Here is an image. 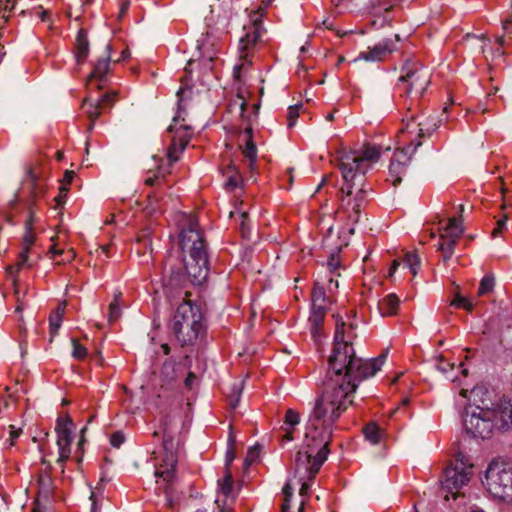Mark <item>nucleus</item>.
<instances>
[{
  "mask_svg": "<svg viewBox=\"0 0 512 512\" xmlns=\"http://www.w3.org/2000/svg\"><path fill=\"white\" fill-rule=\"evenodd\" d=\"M197 382V376L193 372H189L184 379V385L187 389L191 390Z\"/></svg>",
  "mask_w": 512,
  "mask_h": 512,
  "instance_id": "052dcab7",
  "label": "nucleus"
},
{
  "mask_svg": "<svg viewBox=\"0 0 512 512\" xmlns=\"http://www.w3.org/2000/svg\"><path fill=\"white\" fill-rule=\"evenodd\" d=\"M473 465L468 462L465 456L458 453L454 461L444 470L441 479V491L444 499L449 500L450 496L456 499L459 491L466 486L472 476Z\"/></svg>",
  "mask_w": 512,
  "mask_h": 512,
  "instance_id": "423d86ee",
  "label": "nucleus"
},
{
  "mask_svg": "<svg viewBox=\"0 0 512 512\" xmlns=\"http://www.w3.org/2000/svg\"><path fill=\"white\" fill-rule=\"evenodd\" d=\"M476 409H478L479 412H466L463 421L466 432L474 437L482 439L489 438L494 428H496L493 411L484 400L481 401L480 405L476 406Z\"/></svg>",
  "mask_w": 512,
  "mask_h": 512,
  "instance_id": "1a4fd4ad",
  "label": "nucleus"
},
{
  "mask_svg": "<svg viewBox=\"0 0 512 512\" xmlns=\"http://www.w3.org/2000/svg\"><path fill=\"white\" fill-rule=\"evenodd\" d=\"M170 327L181 346H192L206 334L201 308L191 300H184L178 305Z\"/></svg>",
  "mask_w": 512,
  "mask_h": 512,
  "instance_id": "39448f33",
  "label": "nucleus"
},
{
  "mask_svg": "<svg viewBox=\"0 0 512 512\" xmlns=\"http://www.w3.org/2000/svg\"><path fill=\"white\" fill-rule=\"evenodd\" d=\"M90 500L92 501L90 512H101V504L96 500L94 492L91 493Z\"/></svg>",
  "mask_w": 512,
  "mask_h": 512,
  "instance_id": "e2e57ef3",
  "label": "nucleus"
},
{
  "mask_svg": "<svg viewBox=\"0 0 512 512\" xmlns=\"http://www.w3.org/2000/svg\"><path fill=\"white\" fill-rule=\"evenodd\" d=\"M393 50H395L393 41L391 39H384L367 51H362L358 58L365 61H381Z\"/></svg>",
  "mask_w": 512,
  "mask_h": 512,
  "instance_id": "4be33fe9",
  "label": "nucleus"
},
{
  "mask_svg": "<svg viewBox=\"0 0 512 512\" xmlns=\"http://www.w3.org/2000/svg\"><path fill=\"white\" fill-rule=\"evenodd\" d=\"M129 6H130V1L129 0H125L121 6H120V11H119V14H118V18L119 19H122L125 14L127 13L128 9H129Z\"/></svg>",
  "mask_w": 512,
  "mask_h": 512,
  "instance_id": "338daca9",
  "label": "nucleus"
},
{
  "mask_svg": "<svg viewBox=\"0 0 512 512\" xmlns=\"http://www.w3.org/2000/svg\"><path fill=\"white\" fill-rule=\"evenodd\" d=\"M400 300L398 296L391 293L378 302V310L381 316L389 317L397 313Z\"/></svg>",
  "mask_w": 512,
  "mask_h": 512,
  "instance_id": "c756f323",
  "label": "nucleus"
},
{
  "mask_svg": "<svg viewBox=\"0 0 512 512\" xmlns=\"http://www.w3.org/2000/svg\"><path fill=\"white\" fill-rule=\"evenodd\" d=\"M451 305L455 306L457 308H463L469 312H471L473 310L472 302L468 298H465V297L461 296L460 294L455 295V298L451 302Z\"/></svg>",
  "mask_w": 512,
  "mask_h": 512,
  "instance_id": "49530a36",
  "label": "nucleus"
},
{
  "mask_svg": "<svg viewBox=\"0 0 512 512\" xmlns=\"http://www.w3.org/2000/svg\"><path fill=\"white\" fill-rule=\"evenodd\" d=\"M507 220H508V216L505 214V215H503V217L501 219H499L497 221V225H496V227L492 231V237L495 238V237L499 236L502 233V231L506 227Z\"/></svg>",
  "mask_w": 512,
  "mask_h": 512,
  "instance_id": "6e6d98bb",
  "label": "nucleus"
},
{
  "mask_svg": "<svg viewBox=\"0 0 512 512\" xmlns=\"http://www.w3.org/2000/svg\"><path fill=\"white\" fill-rule=\"evenodd\" d=\"M413 153L414 152H412L411 145H407L402 150L396 151L393 154V157L389 165V174L390 177L392 178L394 186H397L401 183V175L405 173L406 167L410 162L411 155Z\"/></svg>",
  "mask_w": 512,
  "mask_h": 512,
  "instance_id": "6ab92c4d",
  "label": "nucleus"
},
{
  "mask_svg": "<svg viewBox=\"0 0 512 512\" xmlns=\"http://www.w3.org/2000/svg\"><path fill=\"white\" fill-rule=\"evenodd\" d=\"M89 54V41L87 31L79 29L75 40V58L78 64L85 62Z\"/></svg>",
  "mask_w": 512,
  "mask_h": 512,
  "instance_id": "c85d7f7f",
  "label": "nucleus"
},
{
  "mask_svg": "<svg viewBox=\"0 0 512 512\" xmlns=\"http://www.w3.org/2000/svg\"><path fill=\"white\" fill-rule=\"evenodd\" d=\"M338 168L341 171L344 185L342 186L341 193H353V189L365 187V174L367 167L361 166L355 158V153L343 155L339 159Z\"/></svg>",
  "mask_w": 512,
  "mask_h": 512,
  "instance_id": "9b49d317",
  "label": "nucleus"
},
{
  "mask_svg": "<svg viewBox=\"0 0 512 512\" xmlns=\"http://www.w3.org/2000/svg\"><path fill=\"white\" fill-rule=\"evenodd\" d=\"M17 0H0V28H2L9 19V12L15 8Z\"/></svg>",
  "mask_w": 512,
  "mask_h": 512,
  "instance_id": "a19ab883",
  "label": "nucleus"
},
{
  "mask_svg": "<svg viewBox=\"0 0 512 512\" xmlns=\"http://www.w3.org/2000/svg\"><path fill=\"white\" fill-rule=\"evenodd\" d=\"M154 438H162V445L158 451L153 452L155 477L162 478L167 485L164 494L170 502L171 484L175 478L176 466L180 452V440H176L169 428V419L165 417L161 422V430L153 432Z\"/></svg>",
  "mask_w": 512,
  "mask_h": 512,
  "instance_id": "20e7f679",
  "label": "nucleus"
},
{
  "mask_svg": "<svg viewBox=\"0 0 512 512\" xmlns=\"http://www.w3.org/2000/svg\"><path fill=\"white\" fill-rule=\"evenodd\" d=\"M441 236L459 241L460 237L464 233V228L459 219L451 217L448 219V223L443 227Z\"/></svg>",
  "mask_w": 512,
  "mask_h": 512,
  "instance_id": "7c9ffc66",
  "label": "nucleus"
},
{
  "mask_svg": "<svg viewBox=\"0 0 512 512\" xmlns=\"http://www.w3.org/2000/svg\"><path fill=\"white\" fill-rule=\"evenodd\" d=\"M381 157V147L371 144L363 146L359 154L355 153V158L361 166L367 167V171L371 168V163H376Z\"/></svg>",
  "mask_w": 512,
  "mask_h": 512,
  "instance_id": "a878e982",
  "label": "nucleus"
},
{
  "mask_svg": "<svg viewBox=\"0 0 512 512\" xmlns=\"http://www.w3.org/2000/svg\"><path fill=\"white\" fill-rule=\"evenodd\" d=\"M327 265L331 272H335L340 266V260L335 254H331L328 259Z\"/></svg>",
  "mask_w": 512,
  "mask_h": 512,
  "instance_id": "bf43d9fd",
  "label": "nucleus"
},
{
  "mask_svg": "<svg viewBox=\"0 0 512 512\" xmlns=\"http://www.w3.org/2000/svg\"><path fill=\"white\" fill-rule=\"evenodd\" d=\"M74 427V423L68 414L64 418L59 417L57 419L55 428L57 433V446L59 450L57 462L60 464H63L70 457V446L73 440L72 433Z\"/></svg>",
  "mask_w": 512,
  "mask_h": 512,
  "instance_id": "2eb2a0df",
  "label": "nucleus"
},
{
  "mask_svg": "<svg viewBox=\"0 0 512 512\" xmlns=\"http://www.w3.org/2000/svg\"><path fill=\"white\" fill-rule=\"evenodd\" d=\"M227 177L224 187L228 190H234L237 188L242 180V177L234 164H229L223 172Z\"/></svg>",
  "mask_w": 512,
  "mask_h": 512,
  "instance_id": "f704fd0d",
  "label": "nucleus"
},
{
  "mask_svg": "<svg viewBox=\"0 0 512 512\" xmlns=\"http://www.w3.org/2000/svg\"><path fill=\"white\" fill-rule=\"evenodd\" d=\"M512 24V12L504 19L502 20V27L506 34H510V25Z\"/></svg>",
  "mask_w": 512,
  "mask_h": 512,
  "instance_id": "0e129e2a",
  "label": "nucleus"
},
{
  "mask_svg": "<svg viewBox=\"0 0 512 512\" xmlns=\"http://www.w3.org/2000/svg\"><path fill=\"white\" fill-rule=\"evenodd\" d=\"M53 480L49 474V471L40 474L38 477V494L36 498L37 505L45 506L50 502L53 496Z\"/></svg>",
  "mask_w": 512,
  "mask_h": 512,
  "instance_id": "b1692460",
  "label": "nucleus"
},
{
  "mask_svg": "<svg viewBox=\"0 0 512 512\" xmlns=\"http://www.w3.org/2000/svg\"><path fill=\"white\" fill-rule=\"evenodd\" d=\"M239 147L242 154L248 161V168L251 172L256 169L257 164V147L253 140V130L251 127H246L243 133L239 136Z\"/></svg>",
  "mask_w": 512,
  "mask_h": 512,
  "instance_id": "412c9836",
  "label": "nucleus"
},
{
  "mask_svg": "<svg viewBox=\"0 0 512 512\" xmlns=\"http://www.w3.org/2000/svg\"><path fill=\"white\" fill-rule=\"evenodd\" d=\"M182 107L181 99L178 101V113L173 118V125H170L168 131L173 133V138L167 151V158L170 164H173L179 160V154L185 150L192 137V129L186 124L178 123L181 119Z\"/></svg>",
  "mask_w": 512,
  "mask_h": 512,
  "instance_id": "4468645a",
  "label": "nucleus"
},
{
  "mask_svg": "<svg viewBox=\"0 0 512 512\" xmlns=\"http://www.w3.org/2000/svg\"><path fill=\"white\" fill-rule=\"evenodd\" d=\"M356 327L354 323L347 325L341 317L337 318L334 345L328 359L329 381L308 419L332 430L342 413L352 404L350 397L359 383L380 371L388 355L386 350L370 360L358 357L351 341L354 335L350 333Z\"/></svg>",
  "mask_w": 512,
  "mask_h": 512,
  "instance_id": "f257e3e1",
  "label": "nucleus"
},
{
  "mask_svg": "<svg viewBox=\"0 0 512 512\" xmlns=\"http://www.w3.org/2000/svg\"><path fill=\"white\" fill-rule=\"evenodd\" d=\"M401 71L402 75L399 77L397 89L406 95L414 91L418 96H422L430 84L429 74L422 64L407 59Z\"/></svg>",
  "mask_w": 512,
  "mask_h": 512,
  "instance_id": "6e6552de",
  "label": "nucleus"
},
{
  "mask_svg": "<svg viewBox=\"0 0 512 512\" xmlns=\"http://www.w3.org/2000/svg\"><path fill=\"white\" fill-rule=\"evenodd\" d=\"M71 343L73 346L72 356L77 360H83L87 356V349L83 345L79 343L76 338L71 339Z\"/></svg>",
  "mask_w": 512,
  "mask_h": 512,
  "instance_id": "a18cd8bd",
  "label": "nucleus"
},
{
  "mask_svg": "<svg viewBox=\"0 0 512 512\" xmlns=\"http://www.w3.org/2000/svg\"><path fill=\"white\" fill-rule=\"evenodd\" d=\"M75 176V172L71 170H66L63 176V179L61 181V185H65L69 188V185L73 181Z\"/></svg>",
  "mask_w": 512,
  "mask_h": 512,
  "instance_id": "680f3d73",
  "label": "nucleus"
},
{
  "mask_svg": "<svg viewBox=\"0 0 512 512\" xmlns=\"http://www.w3.org/2000/svg\"><path fill=\"white\" fill-rule=\"evenodd\" d=\"M106 57L97 61L94 64L93 70L88 76L87 79V88L92 92L93 89L101 90L104 89L107 85V74L110 69V53L111 46L107 44L105 47Z\"/></svg>",
  "mask_w": 512,
  "mask_h": 512,
  "instance_id": "f3484780",
  "label": "nucleus"
},
{
  "mask_svg": "<svg viewBox=\"0 0 512 512\" xmlns=\"http://www.w3.org/2000/svg\"><path fill=\"white\" fill-rule=\"evenodd\" d=\"M347 2L356 8L375 14L390 11L393 7L389 0H347Z\"/></svg>",
  "mask_w": 512,
  "mask_h": 512,
  "instance_id": "393cba45",
  "label": "nucleus"
},
{
  "mask_svg": "<svg viewBox=\"0 0 512 512\" xmlns=\"http://www.w3.org/2000/svg\"><path fill=\"white\" fill-rule=\"evenodd\" d=\"M487 491L505 502L512 501V468L504 463L491 462L485 472Z\"/></svg>",
  "mask_w": 512,
  "mask_h": 512,
  "instance_id": "0eeeda50",
  "label": "nucleus"
},
{
  "mask_svg": "<svg viewBox=\"0 0 512 512\" xmlns=\"http://www.w3.org/2000/svg\"><path fill=\"white\" fill-rule=\"evenodd\" d=\"M333 430L308 420L301 449L295 457V473L304 470L309 480H314L327 460Z\"/></svg>",
  "mask_w": 512,
  "mask_h": 512,
  "instance_id": "f03ea898",
  "label": "nucleus"
},
{
  "mask_svg": "<svg viewBox=\"0 0 512 512\" xmlns=\"http://www.w3.org/2000/svg\"><path fill=\"white\" fill-rule=\"evenodd\" d=\"M189 280L184 272L180 269L171 270L170 275L164 281L163 288L165 295L169 298L178 297L182 301L187 300L186 297L189 295L186 290Z\"/></svg>",
  "mask_w": 512,
  "mask_h": 512,
  "instance_id": "a211bd4d",
  "label": "nucleus"
},
{
  "mask_svg": "<svg viewBox=\"0 0 512 512\" xmlns=\"http://www.w3.org/2000/svg\"><path fill=\"white\" fill-rule=\"evenodd\" d=\"M164 182V176H160L159 173H154L152 176H148L144 183L148 186H160Z\"/></svg>",
  "mask_w": 512,
  "mask_h": 512,
  "instance_id": "864d4df0",
  "label": "nucleus"
},
{
  "mask_svg": "<svg viewBox=\"0 0 512 512\" xmlns=\"http://www.w3.org/2000/svg\"><path fill=\"white\" fill-rule=\"evenodd\" d=\"M311 301L313 310H328L326 303L328 302V298L326 296V291L323 286H320L319 283H315L312 293H311Z\"/></svg>",
  "mask_w": 512,
  "mask_h": 512,
  "instance_id": "2f4dec72",
  "label": "nucleus"
},
{
  "mask_svg": "<svg viewBox=\"0 0 512 512\" xmlns=\"http://www.w3.org/2000/svg\"><path fill=\"white\" fill-rule=\"evenodd\" d=\"M65 308L66 302H62L55 308L54 311H52V313L49 316V329L52 337H54L57 334L59 328L61 327L63 316L65 313Z\"/></svg>",
  "mask_w": 512,
  "mask_h": 512,
  "instance_id": "473e14b6",
  "label": "nucleus"
},
{
  "mask_svg": "<svg viewBox=\"0 0 512 512\" xmlns=\"http://www.w3.org/2000/svg\"><path fill=\"white\" fill-rule=\"evenodd\" d=\"M69 191V188L65 185H60L59 187V194L54 198L56 201V204L58 206L63 205L66 202L67 193Z\"/></svg>",
  "mask_w": 512,
  "mask_h": 512,
  "instance_id": "4d7b16f0",
  "label": "nucleus"
},
{
  "mask_svg": "<svg viewBox=\"0 0 512 512\" xmlns=\"http://www.w3.org/2000/svg\"><path fill=\"white\" fill-rule=\"evenodd\" d=\"M245 34L239 41V58L242 61L234 66V78L239 80L242 70L247 69L252 64V54L256 45L260 41L263 33L262 21L254 20L249 26H244Z\"/></svg>",
  "mask_w": 512,
  "mask_h": 512,
  "instance_id": "9d476101",
  "label": "nucleus"
},
{
  "mask_svg": "<svg viewBox=\"0 0 512 512\" xmlns=\"http://www.w3.org/2000/svg\"><path fill=\"white\" fill-rule=\"evenodd\" d=\"M242 388L239 385H234L229 396V404L232 409H235L240 401Z\"/></svg>",
  "mask_w": 512,
  "mask_h": 512,
  "instance_id": "8fccbe9b",
  "label": "nucleus"
},
{
  "mask_svg": "<svg viewBox=\"0 0 512 512\" xmlns=\"http://www.w3.org/2000/svg\"><path fill=\"white\" fill-rule=\"evenodd\" d=\"M259 448L254 446L248 449L247 455L244 460V465L249 467L258 457H259Z\"/></svg>",
  "mask_w": 512,
  "mask_h": 512,
  "instance_id": "3c124183",
  "label": "nucleus"
},
{
  "mask_svg": "<svg viewBox=\"0 0 512 512\" xmlns=\"http://www.w3.org/2000/svg\"><path fill=\"white\" fill-rule=\"evenodd\" d=\"M22 433L21 428H17L14 425H9V445L13 446L15 443V440L20 436Z\"/></svg>",
  "mask_w": 512,
  "mask_h": 512,
  "instance_id": "13d9d810",
  "label": "nucleus"
},
{
  "mask_svg": "<svg viewBox=\"0 0 512 512\" xmlns=\"http://www.w3.org/2000/svg\"><path fill=\"white\" fill-rule=\"evenodd\" d=\"M418 118L419 116L412 114L402 120L405 125L403 130L410 134L415 133V138H412L408 144L411 145L412 152H415L422 145V139L430 137L438 129L440 124V121L432 115L426 117L421 116L420 120L417 121Z\"/></svg>",
  "mask_w": 512,
  "mask_h": 512,
  "instance_id": "f8f14e48",
  "label": "nucleus"
},
{
  "mask_svg": "<svg viewBox=\"0 0 512 512\" xmlns=\"http://www.w3.org/2000/svg\"><path fill=\"white\" fill-rule=\"evenodd\" d=\"M122 294L121 292L114 294L113 301L109 304V313H108V321L109 323H114L119 320L122 314V310L120 308V298Z\"/></svg>",
  "mask_w": 512,
  "mask_h": 512,
  "instance_id": "58836bf2",
  "label": "nucleus"
},
{
  "mask_svg": "<svg viewBox=\"0 0 512 512\" xmlns=\"http://www.w3.org/2000/svg\"><path fill=\"white\" fill-rule=\"evenodd\" d=\"M302 107L301 104H296L288 108L287 113V126L288 128L294 127L297 118L299 117V109Z\"/></svg>",
  "mask_w": 512,
  "mask_h": 512,
  "instance_id": "de8ad7c7",
  "label": "nucleus"
},
{
  "mask_svg": "<svg viewBox=\"0 0 512 512\" xmlns=\"http://www.w3.org/2000/svg\"><path fill=\"white\" fill-rule=\"evenodd\" d=\"M403 262L410 268L413 276H416L420 267V258L418 255L414 252H407L404 256Z\"/></svg>",
  "mask_w": 512,
  "mask_h": 512,
  "instance_id": "37998d69",
  "label": "nucleus"
},
{
  "mask_svg": "<svg viewBox=\"0 0 512 512\" xmlns=\"http://www.w3.org/2000/svg\"><path fill=\"white\" fill-rule=\"evenodd\" d=\"M341 194L339 213L346 217L350 225L348 232L354 234V226L359 222L361 211L367 204V189L365 187L358 188L354 196L352 193Z\"/></svg>",
  "mask_w": 512,
  "mask_h": 512,
  "instance_id": "ddd939ff",
  "label": "nucleus"
},
{
  "mask_svg": "<svg viewBox=\"0 0 512 512\" xmlns=\"http://www.w3.org/2000/svg\"><path fill=\"white\" fill-rule=\"evenodd\" d=\"M282 492L284 495V502L281 505V512H288L290 509V502L293 496V488L289 482L284 485Z\"/></svg>",
  "mask_w": 512,
  "mask_h": 512,
  "instance_id": "c03bdc74",
  "label": "nucleus"
},
{
  "mask_svg": "<svg viewBox=\"0 0 512 512\" xmlns=\"http://www.w3.org/2000/svg\"><path fill=\"white\" fill-rule=\"evenodd\" d=\"M35 221V202H33L28 207V216L25 220V233L23 236L24 249L19 255V261L17 263L18 268H21L27 262L29 249L35 242V235L32 232Z\"/></svg>",
  "mask_w": 512,
  "mask_h": 512,
  "instance_id": "aec40b11",
  "label": "nucleus"
},
{
  "mask_svg": "<svg viewBox=\"0 0 512 512\" xmlns=\"http://www.w3.org/2000/svg\"><path fill=\"white\" fill-rule=\"evenodd\" d=\"M219 491L228 497L233 490V477L231 472L226 469L225 476L222 480H218Z\"/></svg>",
  "mask_w": 512,
  "mask_h": 512,
  "instance_id": "79ce46f5",
  "label": "nucleus"
},
{
  "mask_svg": "<svg viewBox=\"0 0 512 512\" xmlns=\"http://www.w3.org/2000/svg\"><path fill=\"white\" fill-rule=\"evenodd\" d=\"M495 287V277L493 274H486L480 281L478 296H484L493 292Z\"/></svg>",
  "mask_w": 512,
  "mask_h": 512,
  "instance_id": "ea45409f",
  "label": "nucleus"
},
{
  "mask_svg": "<svg viewBox=\"0 0 512 512\" xmlns=\"http://www.w3.org/2000/svg\"><path fill=\"white\" fill-rule=\"evenodd\" d=\"M180 367L177 368L176 364L172 362H165L162 367L161 375L163 377V381L167 384H173L179 378L178 371Z\"/></svg>",
  "mask_w": 512,
  "mask_h": 512,
  "instance_id": "e433bc0d",
  "label": "nucleus"
},
{
  "mask_svg": "<svg viewBox=\"0 0 512 512\" xmlns=\"http://www.w3.org/2000/svg\"><path fill=\"white\" fill-rule=\"evenodd\" d=\"M117 92L111 91L102 94L95 102L91 100V93L83 100L82 108L90 120L89 130H92L94 124L101 114V110L107 106H112L116 102Z\"/></svg>",
  "mask_w": 512,
  "mask_h": 512,
  "instance_id": "dca6fc26",
  "label": "nucleus"
},
{
  "mask_svg": "<svg viewBox=\"0 0 512 512\" xmlns=\"http://www.w3.org/2000/svg\"><path fill=\"white\" fill-rule=\"evenodd\" d=\"M240 217H241V223H240L241 235L244 238H248L249 237V233H250V229H249V224H248L247 213H245V212L241 213Z\"/></svg>",
  "mask_w": 512,
  "mask_h": 512,
  "instance_id": "603ef678",
  "label": "nucleus"
},
{
  "mask_svg": "<svg viewBox=\"0 0 512 512\" xmlns=\"http://www.w3.org/2000/svg\"><path fill=\"white\" fill-rule=\"evenodd\" d=\"M300 423V415L293 409H288L285 414L284 423L281 426V430L285 433L281 438L282 442L292 441L294 439L293 433L295 427Z\"/></svg>",
  "mask_w": 512,
  "mask_h": 512,
  "instance_id": "cd10ccee",
  "label": "nucleus"
},
{
  "mask_svg": "<svg viewBox=\"0 0 512 512\" xmlns=\"http://www.w3.org/2000/svg\"><path fill=\"white\" fill-rule=\"evenodd\" d=\"M125 440V437L121 431L114 432L110 437V444L115 447L119 448Z\"/></svg>",
  "mask_w": 512,
  "mask_h": 512,
  "instance_id": "5fc2aeb1",
  "label": "nucleus"
},
{
  "mask_svg": "<svg viewBox=\"0 0 512 512\" xmlns=\"http://www.w3.org/2000/svg\"><path fill=\"white\" fill-rule=\"evenodd\" d=\"M458 241L446 238L443 236H439V242L437 245V250L441 252L442 258L444 262L450 260L454 254L455 246Z\"/></svg>",
  "mask_w": 512,
  "mask_h": 512,
  "instance_id": "72a5a7b5",
  "label": "nucleus"
},
{
  "mask_svg": "<svg viewBox=\"0 0 512 512\" xmlns=\"http://www.w3.org/2000/svg\"><path fill=\"white\" fill-rule=\"evenodd\" d=\"M297 474L300 476V481H302L299 493L303 498H306L309 496L308 491L310 489V482L312 480L308 479L307 474L305 473L304 470H301L300 473Z\"/></svg>",
  "mask_w": 512,
  "mask_h": 512,
  "instance_id": "09e8293b",
  "label": "nucleus"
},
{
  "mask_svg": "<svg viewBox=\"0 0 512 512\" xmlns=\"http://www.w3.org/2000/svg\"><path fill=\"white\" fill-rule=\"evenodd\" d=\"M235 458V454L232 448L228 449L226 452V467H228Z\"/></svg>",
  "mask_w": 512,
  "mask_h": 512,
  "instance_id": "774afa93",
  "label": "nucleus"
},
{
  "mask_svg": "<svg viewBox=\"0 0 512 512\" xmlns=\"http://www.w3.org/2000/svg\"><path fill=\"white\" fill-rule=\"evenodd\" d=\"M490 407L494 414L496 428L501 430L510 429L512 427V404L505 401Z\"/></svg>",
  "mask_w": 512,
  "mask_h": 512,
  "instance_id": "5701e85b",
  "label": "nucleus"
},
{
  "mask_svg": "<svg viewBox=\"0 0 512 512\" xmlns=\"http://www.w3.org/2000/svg\"><path fill=\"white\" fill-rule=\"evenodd\" d=\"M328 310H313L311 309L308 323L312 338L316 344H319L324 334L322 333V326Z\"/></svg>",
  "mask_w": 512,
  "mask_h": 512,
  "instance_id": "bb28decb",
  "label": "nucleus"
},
{
  "mask_svg": "<svg viewBox=\"0 0 512 512\" xmlns=\"http://www.w3.org/2000/svg\"><path fill=\"white\" fill-rule=\"evenodd\" d=\"M15 296L17 300L16 312H21L25 306V303L21 298L22 294H20V291L17 288L15 289Z\"/></svg>",
  "mask_w": 512,
  "mask_h": 512,
  "instance_id": "69168bd1",
  "label": "nucleus"
},
{
  "mask_svg": "<svg viewBox=\"0 0 512 512\" xmlns=\"http://www.w3.org/2000/svg\"><path fill=\"white\" fill-rule=\"evenodd\" d=\"M162 199V194L157 191H152L147 195V205L144 210L149 215H154L160 212L159 202Z\"/></svg>",
  "mask_w": 512,
  "mask_h": 512,
  "instance_id": "4c0bfd02",
  "label": "nucleus"
},
{
  "mask_svg": "<svg viewBox=\"0 0 512 512\" xmlns=\"http://www.w3.org/2000/svg\"><path fill=\"white\" fill-rule=\"evenodd\" d=\"M185 274L193 285H202L209 273V259L204 233L196 221H190L180 232Z\"/></svg>",
  "mask_w": 512,
  "mask_h": 512,
  "instance_id": "7ed1b4c3",
  "label": "nucleus"
},
{
  "mask_svg": "<svg viewBox=\"0 0 512 512\" xmlns=\"http://www.w3.org/2000/svg\"><path fill=\"white\" fill-rule=\"evenodd\" d=\"M363 433L366 440L370 441L372 444H378L384 431L381 430L376 423L371 422L363 427Z\"/></svg>",
  "mask_w": 512,
  "mask_h": 512,
  "instance_id": "c9c22d12",
  "label": "nucleus"
}]
</instances>
